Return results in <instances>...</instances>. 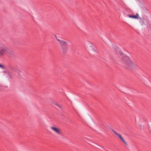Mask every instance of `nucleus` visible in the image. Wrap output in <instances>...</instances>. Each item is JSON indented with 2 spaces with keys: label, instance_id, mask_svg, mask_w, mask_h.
<instances>
[{
  "label": "nucleus",
  "instance_id": "obj_1",
  "mask_svg": "<svg viewBox=\"0 0 151 151\" xmlns=\"http://www.w3.org/2000/svg\"><path fill=\"white\" fill-rule=\"evenodd\" d=\"M118 55L121 57L122 61L125 64V68L133 69L137 67V65L131 61L128 56L125 55L122 51H119Z\"/></svg>",
  "mask_w": 151,
  "mask_h": 151
},
{
  "label": "nucleus",
  "instance_id": "obj_2",
  "mask_svg": "<svg viewBox=\"0 0 151 151\" xmlns=\"http://www.w3.org/2000/svg\"><path fill=\"white\" fill-rule=\"evenodd\" d=\"M6 53L12 54V51L9 49L4 44L0 43V57L3 56Z\"/></svg>",
  "mask_w": 151,
  "mask_h": 151
},
{
  "label": "nucleus",
  "instance_id": "obj_3",
  "mask_svg": "<svg viewBox=\"0 0 151 151\" xmlns=\"http://www.w3.org/2000/svg\"><path fill=\"white\" fill-rule=\"evenodd\" d=\"M60 45L63 54H65L68 49V45L67 42L63 40H58Z\"/></svg>",
  "mask_w": 151,
  "mask_h": 151
},
{
  "label": "nucleus",
  "instance_id": "obj_4",
  "mask_svg": "<svg viewBox=\"0 0 151 151\" xmlns=\"http://www.w3.org/2000/svg\"><path fill=\"white\" fill-rule=\"evenodd\" d=\"M115 135L119 138L125 145H127V142L124 141V139L122 137L121 135L120 134L116 132V133Z\"/></svg>",
  "mask_w": 151,
  "mask_h": 151
},
{
  "label": "nucleus",
  "instance_id": "obj_5",
  "mask_svg": "<svg viewBox=\"0 0 151 151\" xmlns=\"http://www.w3.org/2000/svg\"><path fill=\"white\" fill-rule=\"evenodd\" d=\"M128 17L129 18L135 19H141V18H140L138 13H137L135 15H131L130 14H128L127 15Z\"/></svg>",
  "mask_w": 151,
  "mask_h": 151
},
{
  "label": "nucleus",
  "instance_id": "obj_6",
  "mask_svg": "<svg viewBox=\"0 0 151 151\" xmlns=\"http://www.w3.org/2000/svg\"><path fill=\"white\" fill-rule=\"evenodd\" d=\"M51 128L56 133L59 134H60L61 133V132H60L59 129H58V128L53 127H51Z\"/></svg>",
  "mask_w": 151,
  "mask_h": 151
},
{
  "label": "nucleus",
  "instance_id": "obj_7",
  "mask_svg": "<svg viewBox=\"0 0 151 151\" xmlns=\"http://www.w3.org/2000/svg\"><path fill=\"white\" fill-rule=\"evenodd\" d=\"M16 72L18 73L19 76L20 77H21V76H22V74L23 73H22L21 71L19 69H17V71H16Z\"/></svg>",
  "mask_w": 151,
  "mask_h": 151
},
{
  "label": "nucleus",
  "instance_id": "obj_8",
  "mask_svg": "<svg viewBox=\"0 0 151 151\" xmlns=\"http://www.w3.org/2000/svg\"><path fill=\"white\" fill-rule=\"evenodd\" d=\"M10 69L11 70L15 72H16L17 70L15 67L12 66L10 67Z\"/></svg>",
  "mask_w": 151,
  "mask_h": 151
},
{
  "label": "nucleus",
  "instance_id": "obj_9",
  "mask_svg": "<svg viewBox=\"0 0 151 151\" xmlns=\"http://www.w3.org/2000/svg\"><path fill=\"white\" fill-rule=\"evenodd\" d=\"M0 68H1L3 69L4 68V67L3 65H2L1 64H0Z\"/></svg>",
  "mask_w": 151,
  "mask_h": 151
},
{
  "label": "nucleus",
  "instance_id": "obj_10",
  "mask_svg": "<svg viewBox=\"0 0 151 151\" xmlns=\"http://www.w3.org/2000/svg\"><path fill=\"white\" fill-rule=\"evenodd\" d=\"M91 47H92V50L93 51V52H95L96 51V50L94 48H93L91 46Z\"/></svg>",
  "mask_w": 151,
  "mask_h": 151
},
{
  "label": "nucleus",
  "instance_id": "obj_11",
  "mask_svg": "<svg viewBox=\"0 0 151 151\" xmlns=\"http://www.w3.org/2000/svg\"><path fill=\"white\" fill-rule=\"evenodd\" d=\"M111 130L115 134L116 133V132L113 129H111Z\"/></svg>",
  "mask_w": 151,
  "mask_h": 151
},
{
  "label": "nucleus",
  "instance_id": "obj_12",
  "mask_svg": "<svg viewBox=\"0 0 151 151\" xmlns=\"http://www.w3.org/2000/svg\"><path fill=\"white\" fill-rule=\"evenodd\" d=\"M54 36L56 39V40L58 41V40H61L60 39H58L57 37L55 35H54Z\"/></svg>",
  "mask_w": 151,
  "mask_h": 151
},
{
  "label": "nucleus",
  "instance_id": "obj_13",
  "mask_svg": "<svg viewBox=\"0 0 151 151\" xmlns=\"http://www.w3.org/2000/svg\"><path fill=\"white\" fill-rule=\"evenodd\" d=\"M55 105L58 106V107H59L60 108H61V107L60 105H59L58 104H56Z\"/></svg>",
  "mask_w": 151,
  "mask_h": 151
},
{
  "label": "nucleus",
  "instance_id": "obj_14",
  "mask_svg": "<svg viewBox=\"0 0 151 151\" xmlns=\"http://www.w3.org/2000/svg\"><path fill=\"white\" fill-rule=\"evenodd\" d=\"M9 76L10 77V79L12 78V77H11V76L10 74H9Z\"/></svg>",
  "mask_w": 151,
  "mask_h": 151
}]
</instances>
